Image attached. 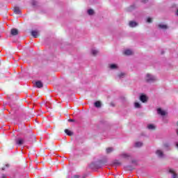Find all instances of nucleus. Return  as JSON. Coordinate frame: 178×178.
Here are the masks:
<instances>
[{
    "instance_id": "nucleus-1",
    "label": "nucleus",
    "mask_w": 178,
    "mask_h": 178,
    "mask_svg": "<svg viewBox=\"0 0 178 178\" xmlns=\"http://www.w3.org/2000/svg\"><path fill=\"white\" fill-rule=\"evenodd\" d=\"M145 80L147 83H154V81H155L156 80V78H155V76H154L149 74H147L146 75Z\"/></svg>"
},
{
    "instance_id": "nucleus-2",
    "label": "nucleus",
    "mask_w": 178,
    "mask_h": 178,
    "mask_svg": "<svg viewBox=\"0 0 178 178\" xmlns=\"http://www.w3.org/2000/svg\"><path fill=\"white\" fill-rule=\"evenodd\" d=\"M140 101L143 102V104H147L148 102V97L145 95H141L139 98Z\"/></svg>"
},
{
    "instance_id": "nucleus-3",
    "label": "nucleus",
    "mask_w": 178,
    "mask_h": 178,
    "mask_svg": "<svg viewBox=\"0 0 178 178\" xmlns=\"http://www.w3.org/2000/svg\"><path fill=\"white\" fill-rule=\"evenodd\" d=\"M31 35L33 38H38V37H40V33L38 31H32Z\"/></svg>"
},
{
    "instance_id": "nucleus-4",
    "label": "nucleus",
    "mask_w": 178,
    "mask_h": 178,
    "mask_svg": "<svg viewBox=\"0 0 178 178\" xmlns=\"http://www.w3.org/2000/svg\"><path fill=\"white\" fill-rule=\"evenodd\" d=\"M15 143L17 145H23V144L24 143V139L23 138L16 139Z\"/></svg>"
},
{
    "instance_id": "nucleus-5",
    "label": "nucleus",
    "mask_w": 178,
    "mask_h": 178,
    "mask_svg": "<svg viewBox=\"0 0 178 178\" xmlns=\"http://www.w3.org/2000/svg\"><path fill=\"white\" fill-rule=\"evenodd\" d=\"M157 113L161 115V116H165L166 115V111L162 110V108H159L157 109Z\"/></svg>"
},
{
    "instance_id": "nucleus-6",
    "label": "nucleus",
    "mask_w": 178,
    "mask_h": 178,
    "mask_svg": "<svg viewBox=\"0 0 178 178\" xmlns=\"http://www.w3.org/2000/svg\"><path fill=\"white\" fill-rule=\"evenodd\" d=\"M35 86L38 88H42V87H44V84L41 81H37L35 82Z\"/></svg>"
},
{
    "instance_id": "nucleus-7",
    "label": "nucleus",
    "mask_w": 178,
    "mask_h": 178,
    "mask_svg": "<svg viewBox=\"0 0 178 178\" xmlns=\"http://www.w3.org/2000/svg\"><path fill=\"white\" fill-rule=\"evenodd\" d=\"M11 35H17L19 34V30L16 29H12L10 31Z\"/></svg>"
},
{
    "instance_id": "nucleus-8",
    "label": "nucleus",
    "mask_w": 178,
    "mask_h": 178,
    "mask_svg": "<svg viewBox=\"0 0 178 178\" xmlns=\"http://www.w3.org/2000/svg\"><path fill=\"white\" fill-rule=\"evenodd\" d=\"M170 173L172 175V178H178V175L172 168L169 170Z\"/></svg>"
},
{
    "instance_id": "nucleus-9",
    "label": "nucleus",
    "mask_w": 178,
    "mask_h": 178,
    "mask_svg": "<svg viewBox=\"0 0 178 178\" xmlns=\"http://www.w3.org/2000/svg\"><path fill=\"white\" fill-rule=\"evenodd\" d=\"M124 55H127V56L133 55V51L130 49H127L124 51Z\"/></svg>"
},
{
    "instance_id": "nucleus-10",
    "label": "nucleus",
    "mask_w": 178,
    "mask_h": 178,
    "mask_svg": "<svg viewBox=\"0 0 178 178\" xmlns=\"http://www.w3.org/2000/svg\"><path fill=\"white\" fill-rule=\"evenodd\" d=\"M156 155H158V156H159V158H163V152H162L161 150H157L156 152Z\"/></svg>"
},
{
    "instance_id": "nucleus-11",
    "label": "nucleus",
    "mask_w": 178,
    "mask_h": 178,
    "mask_svg": "<svg viewBox=\"0 0 178 178\" xmlns=\"http://www.w3.org/2000/svg\"><path fill=\"white\" fill-rule=\"evenodd\" d=\"M129 27H136V26L138 25L137 22H134V21H131L129 22Z\"/></svg>"
},
{
    "instance_id": "nucleus-12",
    "label": "nucleus",
    "mask_w": 178,
    "mask_h": 178,
    "mask_svg": "<svg viewBox=\"0 0 178 178\" xmlns=\"http://www.w3.org/2000/svg\"><path fill=\"white\" fill-rule=\"evenodd\" d=\"M65 133L67 134V136H73V132L69 129H65Z\"/></svg>"
},
{
    "instance_id": "nucleus-13",
    "label": "nucleus",
    "mask_w": 178,
    "mask_h": 178,
    "mask_svg": "<svg viewBox=\"0 0 178 178\" xmlns=\"http://www.w3.org/2000/svg\"><path fill=\"white\" fill-rule=\"evenodd\" d=\"M95 108H101V102L100 101H97L96 102H95L94 104Z\"/></svg>"
},
{
    "instance_id": "nucleus-14",
    "label": "nucleus",
    "mask_w": 178,
    "mask_h": 178,
    "mask_svg": "<svg viewBox=\"0 0 178 178\" xmlns=\"http://www.w3.org/2000/svg\"><path fill=\"white\" fill-rule=\"evenodd\" d=\"M159 29H161L163 30H166V29H168V26L165 25V24H159Z\"/></svg>"
},
{
    "instance_id": "nucleus-15",
    "label": "nucleus",
    "mask_w": 178,
    "mask_h": 178,
    "mask_svg": "<svg viewBox=\"0 0 178 178\" xmlns=\"http://www.w3.org/2000/svg\"><path fill=\"white\" fill-rule=\"evenodd\" d=\"M121 156L122 158H124L125 159H129V158H130V155H129L128 154L124 153L121 155Z\"/></svg>"
},
{
    "instance_id": "nucleus-16",
    "label": "nucleus",
    "mask_w": 178,
    "mask_h": 178,
    "mask_svg": "<svg viewBox=\"0 0 178 178\" xmlns=\"http://www.w3.org/2000/svg\"><path fill=\"white\" fill-rule=\"evenodd\" d=\"M14 12L16 15H19L20 14V9H19V8H14Z\"/></svg>"
},
{
    "instance_id": "nucleus-17",
    "label": "nucleus",
    "mask_w": 178,
    "mask_h": 178,
    "mask_svg": "<svg viewBox=\"0 0 178 178\" xmlns=\"http://www.w3.org/2000/svg\"><path fill=\"white\" fill-rule=\"evenodd\" d=\"M147 129H149V130H155V126H154V124H149Z\"/></svg>"
},
{
    "instance_id": "nucleus-18",
    "label": "nucleus",
    "mask_w": 178,
    "mask_h": 178,
    "mask_svg": "<svg viewBox=\"0 0 178 178\" xmlns=\"http://www.w3.org/2000/svg\"><path fill=\"white\" fill-rule=\"evenodd\" d=\"M106 154H111V152H113V148L112 147L106 148Z\"/></svg>"
},
{
    "instance_id": "nucleus-19",
    "label": "nucleus",
    "mask_w": 178,
    "mask_h": 178,
    "mask_svg": "<svg viewBox=\"0 0 178 178\" xmlns=\"http://www.w3.org/2000/svg\"><path fill=\"white\" fill-rule=\"evenodd\" d=\"M97 54H98V50L92 49V54L93 55V56H95Z\"/></svg>"
},
{
    "instance_id": "nucleus-20",
    "label": "nucleus",
    "mask_w": 178,
    "mask_h": 178,
    "mask_svg": "<svg viewBox=\"0 0 178 178\" xmlns=\"http://www.w3.org/2000/svg\"><path fill=\"white\" fill-rule=\"evenodd\" d=\"M113 165H122V163H120L119 161L118 160H115L113 162Z\"/></svg>"
},
{
    "instance_id": "nucleus-21",
    "label": "nucleus",
    "mask_w": 178,
    "mask_h": 178,
    "mask_svg": "<svg viewBox=\"0 0 178 178\" xmlns=\"http://www.w3.org/2000/svg\"><path fill=\"white\" fill-rule=\"evenodd\" d=\"M136 147H143V143L141 142H136Z\"/></svg>"
},
{
    "instance_id": "nucleus-22",
    "label": "nucleus",
    "mask_w": 178,
    "mask_h": 178,
    "mask_svg": "<svg viewBox=\"0 0 178 178\" xmlns=\"http://www.w3.org/2000/svg\"><path fill=\"white\" fill-rule=\"evenodd\" d=\"M118 66L115 64H111L110 65L111 69H117Z\"/></svg>"
},
{
    "instance_id": "nucleus-23",
    "label": "nucleus",
    "mask_w": 178,
    "mask_h": 178,
    "mask_svg": "<svg viewBox=\"0 0 178 178\" xmlns=\"http://www.w3.org/2000/svg\"><path fill=\"white\" fill-rule=\"evenodd\" d=\"M126 74L121 72L120 74H118V77H120V79H121V77H124Z\"/></svg>"
},
{
    "instance_id": "nucleus-24",
    "label": "nucleus",
    "mask_w": 178,
    "mask_h": 178,
    "mask_svg": "<svg viewBox=\"0 0 178 178\" xmlns=\"http://www.w3.org/2000/svg\"><path fill=\"white\" fill-rule=\"evenodd\" d=\"M135 108H141V104L138 102L135 103Z\"/></svg>"
},
{
    "instance_id": "nucleus-25",
    "label": "nucleus",
    "mask_w": 178,
    "mask_h": 178,
    "mask_svg": "<svg viewBox=\"0 0 178 178\" xmlns=\"http://www.w3.org/2000/svg\"><path fill=\"white\" fill-rule=\"evenodd\" d=\"M88 15H92L94 13V10H92V9L88 10Z\"/></svg>"
},
{
    "instance_id": "nucleus-26",
    "label": "nucleus",
    "mask_w": 178,
    "mask_h": 178,
    "mask_svg": "<svg viewBox=\"0 0 178 178\" xmlns=\"http://www.w3.org/2000/svg\"><path fill=\"white\" fill-rule=\"evenodd\" d=\"M147 22V23H152V19L151 17H148Z\"/></svg>"
},
{
    "instance_id": "nucleus-27",
    "label": "nucleus",
    "mask_w": 178,
    "mask_h": 178,
    "mask_svg": "<svg viewBox=\"0 0 178 178\" xmlns=\"http://www.w3.org/2000/svg\"><path fill=\"white\" fill-rule=\"evenodd\" d=\"M142 2H143L144 3H147V2H148V0H142Z\"/></svg>"
},
{
    "instance_id": "nucleus-28",
    "label": "nucleus",
    "mask_w": 178,
    "mask_h": 178,
    "mask_svg": "<svg viewBox=\"0 0 178 178\" xmlns=\"http://www.w3.org/2000/svg\"><path fill=\"white\" fill-rule=\"evenodd\" d=\"M73 178H80V176H79V175H74V176L73 177Z\"/></svg>"
},
{
    "instance_id": "nucleus-29",
    "label": "nucleus",
    "mask_w": 178,
    "mask_h": 178,
    "mask_svg": "<svg viewBox=\"0 0 178 178\" xmlns=\"http://www.w3.org/2000/svg\"><path fill=\"white\" fill-rule=\"evenodd\" d=\"M1 178H7V177H6V175L3 174L2 176H1Z\"/></svg>"
},
{
    "instance_id": "nucleus-30",
    "label": "nucleus",
    "mask_w": 178,
    "mask_h": 178,
    "mask_svg": "<svg viewBox=\"0 0 178 178\" xmlns=\"http://www.w3.org/2000/svg\"><path fill=\"white\" fill-rule=\"evenodd\" d=\"M69 122H74V120H73V119H70V120H69Z\"/></svg>"
},
{
    "instance_id": "nucleus-31",
    "label": "nucleus",
    "mask_w": 178,
    "mask_h": 178,
    "mask_svg": "<svg viewBox=\"0 0 178 178\" xmlns=\"http://www.w3.org/2000/svg\"><path fill=\"white\" fill-rule=\"evenodd\" d=\"M164 146L165 147H169V145L168 144H165Z\"/></svg>"
},
{
    "instance_id": "nucleus-32",
    "label": "nucleus",
    "mask_w": 178,
    "mask_h": 178,
    "mask_svg": "<svg viewBox=\"0 0 178 178\" xmlns=\"http://www.w3.org/2000/svg\"><path fill=\"white\" fill-rule=\"evenodd\" d=\"M111 106H115V104H113V103L111 104Z\"/></svg>"
},
{
    "instance_id": "nucleus-33",
    "label": "nucleus",
    "mask_w": 178,
    "mask_h": 178,
    "mask_svg": "<svg viewBox=\"0 0 178 178\" xmlns=\"http://www.w3.org/2000/svg\"><path fill=\"white\" fill-rule=\"evenodd\" d=\"M33 5H35V1H33Z\"/></svg>"
},
{
    "instance_id": "nucleus-34",
    "label": "nucleus",
    "mask_w": 178,
    "mask_h": 178,
    "mask_svg": "<svg viewBox=\"0 0 178 178\" xmlns=\"http://www.w3.org/2000/svg\"><path fill=\"white\" fill-rule=\"evenodd\" d=\"M5 170V168H1V170Z\"/></svg>"
},
{
    "instance_id": "nucleus-35",
    "label": "nucleus",
    "mask_w": 178,
    "mask_h": 178,
    "mask_svg": "<svg viewBox=\"0 0 178 178\" xmlns=\"http://www.w3.org/2000/svg\"><path fill=\"white\" fill-rule=\"evenodd\" d=\"M177 15H178V9H177Z\"/></svg>"
},
{
    "instance_id": "nucleus-36",
    "label": "nucleus",
    "mask_w": 178,
    "mask_h": 178,
    "mask_svg": "<svg viewBox=\"0 0 178 178\" xmlns=\"http://www.w3.org/2000/svg\"><path fill=\"white\" fill-rule=\"evenodd\" d=\"M177 148H178V143H177Z\"/></svg>"
},
{
    "instance_id": "nucleus-37",
    "label": "nucleus",
    "mask_w": 178,
    "mask_h": 178,
    "mask_svg": "<svg viewBox=\"0 0 178 178\" xmlns=\"http://www.w3.org/2000/svg\"><path fill=\"white\" fill-rule=\"evenodd\" d=\"M132 163H134V161H132Z\"/></svg>"
}]
</instances>
